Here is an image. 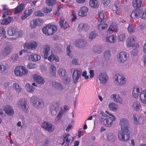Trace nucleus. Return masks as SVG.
I'll use <instances>...</instances> for the list:
<instances>
[{
	"label": "nucleus",
	"instance_id": "obj_1",
	"mask_svg": "<svg viewBox=\"0 0 146 146\" xmlns=\"http://www.w3.org/2000/svg\"><path fill=\"white\" fill-rule=\"evenodd\" d=\"M106 112L111 117L108 116L104 112L101 111L99 115V120L102 124L110 127L111 126L113 121L115 120L116 118L113 115L109 113L107 111H106Z\"/></svg>",
	"mask_w": 146,
	"mask_h": 146
},
{
	"label": "nucleus",
	"instance_id": "obj_2",
	"mask_svg": "<svg viewBox=\"0 0 146 146\" xmlns=\"http://www.w3.org/2000/svg\"><path fill=\"white\" fill-rule=\"evenodd\" d=\"M57 27L55 25H49L44 27L42 29L43 33L46 35H53L56 31Z\"/></svg>",
	"mask_w": 146,
	"mask_h": 146
},
{
	"label": "nucleus",
	"instance_id": "obj_3",
	"mask_svg": "<svg viewBox=\"0 0 146 146\" xmlns=\"http://www.w3.org/2000/svg\"><path fill=\"white\" fill-rule=\"evenodd\" d=\"M15 75L19 76H23L27 75L28 70L25 67L22 66H17L14 70Z\"/></svg>",
	"mask_w": 146,
	"mask_h": 146
},
{
	"label": "nucleus",
	"instance_id": "obj_4",
	"mask_svg": "<svg viewBox=\"0 0 146 146\" xmlns=\"http://www.w3.org/2000/svg\"><path fill=\"white\" fill-rule=\"evenodd\" d=\"M129 133L130 131H129L127 132L125 130H123L121 129L118 133V138L119 140L123 141H128L130 138Z\"/></svg>",
	"mask_w": 146,
	"mask_h": 146
},
{
	"label": "nucleus",
	"instance_id": "obj_5",
	"mask_svg": "<svg viewBox=\"0 0 146 146\" xmlns=\"http://www.w3.org/2000/svg\"><path fill=\"white\" fill-rule=\"evenodd\" d=\"M114 82L116 85H122L126 82V78L123 75L117 74L114 76Z\"/></svg>",
	"mask_w": 146,
	"mask_h": 146
},
{
	"label": "nucleus",
	"instance_id": "obj_6",
	"mask_svg": "<svg viewBox=\"0 0 146 146\" xmlns=\"http://www.w3.org/2000/svg\"><path fill=\"white\" fill-rule=\"evenodd\" d=\"M31 102L36 108H42L44 106L43 101L36 97H32L31 98Z\"/></svg>",
	"mask_w": 146,
	"mask_h": 146
},
{
	"label": "nucleus",
	"instance_id": "obj_7",
	"mask_svg": "<svg viewBox=\"0 0 146 146\" xmlns=\"http://www.w3.org/2000/svg\"><path fill=\"white\" fill-rule=\"evenodd\" d=\"M119 124L121 126V129L125 130L127 132L129 131V121L126 118H123L121 119L119 121Z\"/></svg>",
	"mask_w": 146,
	"mask_h": 146
},
{
	"label": "nucleus",
	"instance_id": "obj_8",
	"mask_svg": "<svg viewBox=\"0 0 146 146\" xmlns=\"http://www.w3.org/2000/svg\"><path fill=\"white\" fill-rule=\"evenodd\" d=\"M17 104L20 109L25 112L27 111L28 108V105L27 104V101L25 99H21L18 102Z\"/></svg>",
	"mask_w": 146,
	"mask_h": 146
},
{
	"label": "nucleus",
	"instance_id": "obj_9",
	"mask_svg": "<svg viewBox=\"0 0 146 146\" xmlns=\"http://www.w3.org/2000/svg\"><path fill=\"white\" fill-rule=\"evenodd\" d=\"M50 49L49 46L47 44L44 45L41 49L42 54L44 59H47L48 57Z\"/></svg>",
	"mask_w": 146,
	"mask_h": 146
},
{
	"label": "nucleus",
	"instance_id": "obj_10",
	"mask_svg": "<svg viewBox=\"0 0 146 146\" xmlns=\"http://www.w3.org/2000/svg\"><path fill=\"white\" fill-rule=\"evenodd\" d=\"M42 127L49 132H53L54 130V126L52 124L47 122H44L42 124Z\"/></svg>",
	"mask_w": 146,
	"mask_h": 146
},
{
	"label": "nucleus",
	"instance_id": "obj_11",
	"mask_svg": "<svg viewBox=\"0 0 146 146\" xmlns=\"http://www.w3.org/2000/svg\"><path fill=\"white\" fill-rule=\"evenodd\" d=\"M37 46V43L35 41L25 43L23 46L24 48L26 50H34Z\"/></svg>",
	"mask_w": 146,
	"mask_h": 146
},
{
	"label": "nucleus",
	"instance_id": "obj_12",
	"mask_svg": "<svg viewBox=\"0 0 146 146\" xmlns=\"http://www.w3.org/2000/svg\"><path fill=\"white\" fill-rule=\"evenodd\" d=\"M135 36L133 35L129 36L127 39L126 41V46L128 47L135 46Z\"/></svg>",
	"mask_w": 146,
	"mask_h": 146
},
{
	"label": "nucleus",
	"instance_id": "obj_13",
	"mask_svg": "<svg viewBox=\"0 0 146 146\" xmlns=\"http://www.w3.org/2000/svg\"><path fill=\"white\" fill-rule=\"evenodd\" d=\"M43 23V21L42 19L39 18L35 19L31 22L30 27L31 28H34L41 25Z\"/></svg>",
	"mask_w": 146,
	"mask_h": 146
},
{
	"label": "nucleus",
	"instance_id": "obj_14",
	"mask_svg": "<svg viewBox=\"0 0 146 146\" xmlns=\"http://www.w3.org/2000/svg\"><path fill=\"white\" fill-rule=\"evenodd\" d=\"M127 53L125 51L120 52L117 56L118 61L121 63L124 62L127 60Z\"/></svg>",
	"mask_w": 146,
	"mask_h": 146
},
{
	"label": "nucleus",
	"instance_id": "obj_15",
	"mask_svg": "<svg viewBox=\"0 0 146 146\" xmlns=\"http://www.w3.org/2000/svg\"><path fill=\"white\" fill-rule=\"evenodd\" d=\"M81 76V73L80 71L76 69L74 70L72 75L73 81L74 83H76L78 79Z\"/></svg>",
	"mask_w": 146,
	"mask_h": 146
},
{
	"label": "nucleus",
	"instance_id": "obj_16",
	"mask_svg": "<svg viewBox=\"0 0 146 146\" xmlns=\"http://www.w3.org/2000/svg\"><path fill=\"white\" fill-rule=\"evenodd\" d=\"M89 29V26L88 24L83 23H80L77 28L78 31L81 32L88 31Z\"/></svg>",
	"mask_w": 146,
	"mask_h": 146
},
{
	"label": "nucleus",
	"instance_id": "obj_17",
	"mask_svg": "<svg viewBox=\"0 0 146 146\" xmlns=\"http://www.w3.org/2000/svg\"><path fill=\"white\" fill-rule=\"evenodd\" d=\"M4 108L5 113L8 116H11L13 114L14 111L12 107L11 106L9 105L5 106Z\"/></svg>",
	"mask_w": 146,
	"mask_h": 146
},
{
	"label": "nucleus",
	"instance_id": "obj_18",
	"mask_svg": "<svg viewBox=\"0 0 146 146\" xmlns=\"http://www.w3.org/2000/svg\"><path fill=\"white\" fill-rule=\"evenodd\" d=\"M33 78L37 83L40 84H43L44 83V80L40 76L36 74L33 76Z\"/></svg>",
	"mask_w": 146,
	"mask_h": 146
},
{
	"label": "nucleus",
	"instance_id": "obj_19",
	"mask_svg": "<svg viewBox=\"0 0 146 146\" xmlns=\"http://www.w3.org/2000/svg\"><path fill=\"white\" fill-rule=\"evenodd\" d=\"M142 13V10L140 9H135L132 12L131 17L132 19L137 18Z\"/></svg>",
	"mask_w": 146,
	"mask_h": 146
},
{
	"label": "nucleus",
	"instance_id": "obj_20",
	"mask_svg": "<svg viewBox=\"0 0 146 146\" xmlns=\"http://www.w3.org/2000/svg\"><path fill=\"white\" fill-rule=\"evenodd\" d=\"M98 78L100 82L102 84L106 83L108 79L107 74L105 73H101L100 74Z\"/></svg>",
	"mask_w": 146,
	"mask_h": 146
},
{
	"label": "nucleus",
	"instance_id": "obj_21",
	"mask_svg": "<svg viewBox=\"0 0 146 146\" xmlns=\"http://www.w3.org/2000/svg\"><path fill=\"white\" fill-rule=\"evenodd\" d=\"M88 11V8L85 6L82 7L80 9L78 14L79 16L84 17L86 16Z\"/></svg>",
	"mask_w": 146,
	"mask_h": 146
},
{
	"label": "nucleus",
	"instance_id": "obj_22",
	"mask_svg": "<svg viewBox=\"0 0 146 146\" xmlns=\"http://www.w3.org/2000/svg\"><path fill=\"white\" fill-rule=\"evenodd\" d=\"M11 50V48L10 46H7L2 50L1 53V55L4 57L9 55L10 53Z\"/></svg>",
	"mask_w": 146,
	"mask_h": 146
},
{
	"label": "nucleus",
	"instance_id": "obj_23",
	"mask_svg": "<svg viewBox=\"0 0 146 146\" xmlns=\"http://www.w3.org/2000/svg\"><path fill=\"white\" fill-rule=\"evenodd\" d=\"M59 104L58 103H54L50 107L51 113L53 115H56L57 113V111L59 106Z\"/></svg>",
	"mask_w": 146,
	"mask_h": 146
},
{
	"label": "nucleus",
	"instance_id": "obj_24",
	"mask_svg": "<svg viewBox=\"0 0 146 146\" xmlns=\"http://www.w3.org/2000/svg\"><path fill=\"white\" fill-rule=\"evenodd\" d=\"M24 3H22L17 6L14 9V14H17L23 11L24 9Z\"/></svg>",
	"mask_w": 146,
	"mask_h": 146
},
{
	"label": "nucleus",
	"instance_id": "obj_25",
	"mask_svg": "<svg viewBox=\"0 0 146 146\" xmlns=\"http://www.w3.org/2000/svg\"><path fill=\"white\" fill-rule=\"evenodd\" d=\"M76 46L79 48L85 47L86 44V41L84 39H80L76 40L75 42Z\"/></svg>",
	"mask_w": 146,
	"mask_h": 146
},
{
	"label": "nucleus",
	"instance_id": "obj_26",
	"mask_svg": "<svg viewBox=\"0 0 146 146\" xmlns=\"http://www.w3.org/2000/svg\"><path fill=\"white\" fill-rule=\"evenodd\" d=\"M139 97L141 102L143 104H146V90L141 92Z\"/></svg>",
	"mask_w": 146,
	"mask_h": 146
},
{
	"label": "nucleus",
	"instance_id": "obj_27",
	"mask_svg": "<svg viewBox=\"0 0 146 146\" xmlns=\"http://www.w3.org/2000/svg\"><path fill=\"white\" fill-rule=\"evenodd\" d=\"M98 22V24L97 26L98 28L100 31L104 30L107 29L108 27V25L105 23L106 22Z\"/></svg>",
	"mask_w": 146,
	"mask_h": 146
},
{
	"label": "nucleus",
	"instance_id": "obj_28",
	"mask_svg": "<svg viewBox=\"0 0 146 146\" xmlns=\"http://www.w3.org/2000/svg\"><path fill=\"white\" fill-rule=\"evenodd\" d=\"M132 107L133 110L135 111H138L141 108V105L139 102L135 101L133 102Z\"/></svg>",
	"mask_w": 146,
	"mask_h": 146
},
{
	"label": "nucleus",
	"instance_id": "obj_29",
	"mask_svg": "<svg viewBox=\"0 0 146 146\" xmlns=\"http://www.w3.org/2000/svg\"><path fill=\"white\" fill-rule=\"evenodd\" d=\"M111 98L113 99L114 101L118 102L119 104L122 103L121 98L119 96L118 94H112L111 96Z\"/></svg>",
	"mask_w": 146,
	"mask_h": 146
},
{
	"label": "nucleus",
	"instance_id": "obj_30",
	"mask_svg": "<svg viewBox=\"0 0 146 146\" xmlns=\"http://www.w3.org/2000/svg\"><path fill=\"white\" fill-rule=\"evenodd\" d=\"M142 4V2L141 0H133V6L136 9H139Z\"/></svg>",
	"mask_w": 146,
	"mask_h": 146
},
{
	"label": "nucleus",
	"instance_id": "obj_31",
	"mask_svg": "<svg viewBox=\"0 0 146 146\" xmlns=\"http://www.w3.org/2000/svg\"><path fill=\"white\" fill-rule=\"evenodd\" d=\"M32 12L33 11L31 9L26 10L21 16V19L22 20L25 19L31 14Z\"/></svg>",
	"mask_w": 146,
	"mask_h": 146
},
{
	"label": "nucleus",
	"instance_id": "obj_32",
	"mask_svg": "<svg viewBox=\"0 0 146 146\" xmlns=\"http://www.w3.org/2000/svg\"><path fill=\"white\" fill-rule=\"evenodd\" d=\"M50 62H52L53 60L57 62L59 61V59L56 55L55 54H53L52 53L48 57L47 59Z\"/></svg>",
	"mask_w": 146,
	"mask_h": 146
},
{
	"label": "nucleus",
	"instance_id": "obj_33",
	"mask_svg": "<svg viewBox=\"0 0 146 146\" xmlns=\"http://www.w3.org/2000/svg\"><path fill=\"white\" fill-rule=\"evenodd\" d=\"M89 5L91 7L95 9L98 8L99 5L97 0H90L89 1Z\"/></svg>",
	"mask_w": 146,
	"mask_h": 146
},
{
	"label": "nucleus",
	"instance_id": "obj_34",
	"mask_svg": "<svg viewBox=\"0 0 146 146\" xmlns=\"http://www.w3.org/2000/svg\"><path fill=\"white\" fill-rule=\"evenodd\" d=\"M116 37L115 36L112 35L110 36L107 37L106 40L107 42L110 43H114L115 42Z\"/></svg>",
	"mask_w": 146,
	"mask_h": 146
},
{
	"label": "nucleus",
	"instance_id": "obj_35",
	"mask_svg": "<svg viewBox=\"0 0 146 146\" xmlns=\"http://www.w3.org/2000/svg\"><path fill=\"white\" fill-rule=\"evenodd\" d=\"M133 122L134 123L136 124H139L140 123L142 120L141 116H139L137 115H134L133 116Z\"/></svg>",
	"mask_w": 146,
	"mask_h": 146
},
{
	"label": "nucleus",
	"instance_id": "obj_36",
	"mask_svg": "<svg viewBox=\"0 0 146 146\" xmlns=\"http://www.w3.org/2000/svg\"><path fill=\"white\" fill-rule=\"evenodd\" d=\"M98 15L99 17L98 20V22L100 21L101 22L102 21L106 22V20L105 19V16L103 11H100L98 13Z\"/></svg>",
	"mask_w": 146,
	"mask_h": 146
},
{
	"label": "nucleus",
	"instance_id": "obj_37",
	"mask_svg": "<svg viewBox=\"0 0 146 146\" xmlns=\"http://www.w3.org/2000/svg\"><path fill=\"white\" fill-rule=\"evenodd\" d=\"M40 56L37 54L31 55L29 57V60L34 61H38L40 60Z\"/></svg>",
	"mask_w": 146,
	"mask_h": 146
},
{
	"label": "nucleus",
	"instance_id": "obj_38",
	"mask_svg": "<svg viewBox=\"0 0 146 146\" xmlns=\"http://www.w3.org/2000/svg\"><path fill=\"white\" fill-rule=\"evenodd\" d=\"M13 20V18L10 17H8L2 21L1 24L2 25H6L9 23Z\"/></svg>",
	"mask_w": 146,
	"mask_h": 146
},
{
	"label": "nucleus",
	"instance_id": "obj_39",
	"mask_svg": "<svg viewBox=\"0 0 146 146\" xmlns=\"http://www.w3.org/2000/svg\"><path fill=\"white\" fill-rule=\"evenodd\" d=\"M52 85L54 88L60 90H62L63 88V86L62 84L56 82H52Z\"/></svg>",
	"mask_w": 146,
	"mask_h": 146
},
{
	"label": "nucleus",
	"instance_id": "obj_40",
	"mask_svg": "<svg viewBox=\"0 0 146 146\" xmlns=\"http://www.w3.org/2000/svg\"><path fill=\"white\" fill-rule=\"evenodd\" d=\"M133 96L134 98H137L139 95V89L137 87H134L132 91Z\"/></svg>",
	"mask_w": 146,
	"mask_h": 146
},
{
	"label": "nucleus",
	"instance_id": "obj_41",
	"mask_svg": "<svg viewBox=\"0 0 146 146\" xmlns=\"http://www.w3.org/2000/svg\"><path fill=\"white\" fill-rule=\"evenodd\" d=\"M17 32V30L13 26L10 27L8 29L7 32L8 34L10 36H12L15 34Z\"/></svg>",
	"mask_w": 146,
	"mask_h": 146
},
{
	"label": "nucleus",
	"instance_id": "obj_42",
	"mask_svg": "<svg viewBox=\"0 0 146 146\" xmlns=\"http://www.w3.org/2000/svg\"><path fill=\"white\" fill-rule=\"evenodd\" d=\"M25 87L27 92L31 93H33L35 90L33 87L32 86L30 85L28 83H26Z\"/></svg>",
	"mask_w": 146,
	"mask_h": 146
},
{
	"label": "nucleus",
	"instance_id": "obj_43",
	"mask_svg": "<svg viewBox=\"0 0 146 146\" xmlns=\"http://www.w3.org/2000/svg\"><path fill=\"white\" fill-rule=\"evenodd\" d=\"M13 86L14 89L18 93L21 92L22 89L21 86L17 83H15L13 84Z\"/></svg>",
	"mask_w": 146,
	"mask_h": 146
},
{
	"label": "nucleus",
	"instance_id": "obj_44",
	"mask_svg": "<svg viewBox=\"0 0 146 146\" xmlns=\"http://www.w3.org/2000/svg\"><path fill=\"white\" fill-rule=\"evenodd\" d=\"M108 106L110 110L114 111H116L118 107L116 104L113 103L110 104Z\"/></svg>",
	"mask_w": 146,
	"mask_h": 146
},
{
	"label": "nucleus",
	"instance_id": "obj_45",
	"mask_svg": "<svg viewBox=\"0 0 146 146\" xmlns=\"http://www.w3.org/2000/svg\"><path fill=\"white\" fill-rule=\"evenodd\" d=\"M120 3L119 1H116L114 2V5L115 8V9L114 10V11H115V13L116 14H118V12L120 9L119 6V5Z\"/></svg>",
	"mask_w": 146,
	"mask_h": 146
},
{
	"label": "nucleus",
	"instance_id": "obj_46",
	"mask_svg": "<svg viewBox=\"0 0 146 146\" xmlns=\"http://www.w3.org/2000/svg\"><path fill=\"white\" fill-rule=\"evenodd\" d=\"M50 73L53 76H54L56 74V69L55 66L54 64H52L50 66Z\"/></svg>",
	"mask_w": 146,
	"mask_h": 146
},
{
	"label": "nucleus",
	"instance_id": "obj_47",
	"mask_svg": "<svg viewBox=\"0 0 146 146\" xmlns=\"http://www.w3.org/2000/svg\"><path fill=\"white\" fill-rule=\"evenodd\" d=\"M3 6L4 7V8L3 9V11H5L3 14L2 17L5 18L7 15H10L11 13L9 10L5 8L6 6V5H3Z\"/></svg>",
	"mask_w": 146,
	"mask_h": 146
},
{
	"label": "nucleus",
	"instance_id": "obj_48",
	"mask_svg": "<svg viewBox=\"0 0 146 146\" xmlns=\"http://www.w3.org/2000/svg\"><path fill=\"white\" fill-rule=\"evenodd\" d=\"M102 48L99 47L94 46L92 48V51L94 53L96 54H99L102 52Z\"/></svg>",
	"mask_w": 146,
	"mask_h": 146
},
{
	"label": "nucleus",
	"instance_id": "obj_49",
	"mask_svg": "<svg viewBox=\"0 0 146 146\" xmlns=\"http://www.w3.org/2000/svg\"><path fill=\"white\" fill-rule=\"evenodd\" d=\"M140 65L143 68L146 67V55L144 56L142 59L140 61Z\"/></svg>",
	"mask_w": 146,
	"mask_h": 146
},
{
	"label": "nucleus",
	"instance_id": "obj_50",
	"mask_svg": "<svg viewBox=\"0 0 146 146\" xmlns=\"http://www.w3.org/2000/svg\"><path fill=\"white\" fill-rule=\"evenodd\" d=\"M58 74L60 76H64L66 74V71L63 68H60L58 70Z\"/></svg>",
	"mask_w": 146,
	"mask_h": 146
},
{
	"label": "nucleus",
	"instance_id": "obj_51",
	"mask_svg": "<svg viewBox=\"0 0 146 146\" xmlns=\"http://www.w3.org/2000/svg\"><path fill=\"white\" fill-rule=\"evenodd\" d=\"M110 56L111 54L110 51L108 50H106L104 54V58L105 60H109Z\"/></svg>",
	"mask_w": 146,
	"mask_h": 146
},
{
	"label": "nucleus",
	"instance_id": "obj_52",
	"mask_svg": "<svg viewBox=\"0 0 146 146\" xmlns=\"http://www.w3.org/2000/svg\"><path fill=\"white\" fill-rule=\"evenodd\" d=\"M98 36L97 33L95 31L91 32L89 35V38L92 40L94 39Z\"/></svg>",
	"mask_w": 146,
	"mask_h": 146
},
{
	"label": "nucleus",
	"instance_id": "obj_53",
	"mask_svg": "<svg viewBox=\"0 0 146 146\" xmlns=\"http://www.w3.org/2000/svg\"><path fill=\"white\" fill-rule=\"evenodd\" d=\"M125 34L123 33H119L118 35V37L119 41H124L125 38Z\"/></svg>",
	"mask_w": 146,
	"mask_h": 146
},
{
	"label": "nucleus",
	"instance_id": "obj_54",
	"mask_svg": "<svg viewBox=\"0 0 146 146\" xmlns=\"http://www.w3.org/2000/svg\"><path fill=\"white\" fill-rule=\"evenodd\" d=\"M7 69L6 66L2 63H0V73L4 72Z\"/></svg>",
	"mask_w": 146,
	"mask_h": 146
},
{
	"label": "nucleus",
	"instance_id": "obj_55",
	"mask_svg": "<svg viewBox=\"0 0 146 146\" xmlns=\"http://www.w3.org/2000/svg\"><path fill=\"white\" fill-rule=\"evenodd\" d=\"M107 139L110 141L113 142L115 139V136L111 133L108 134L107 136Z\"/></svg>",
	"mask_w": 146,
	"mask_h": 146
},
{
	"label": "nucleus",
	"instance_id": "obj_56",
	"mask_svg": "<svg viewBox=\"0 0 146 146\" xmlns=\"http://www.w3.org/2000/svg\"><path fill=\"white\" fill-rule=\"evenodd\" d=\"M128 31L130 33H133L134 31V29L133 26L132 24L130 23L127 28Z\"/></svg>",
	"mask_w": 146,
	"mask_h": 146
},
{
	"label": "nucleus",
	"instance_id": "obj_57",
	"mask_svg": "<svg viewBox=\"0 0 146 146\" xmlns=\"http://www.w3.org/2000/svg\"><path fill=\"white\" fill-rule=\"evenodd\" d=\"M55 1L54 0H47L46 1V4L49 6H53L55 4Z\"/></svg>",
	"mask_w": 146,
	"mask_h": 146
},
{
	"label": "nucleus",
	"instance_id": "obj_58",
	"mask_svg": "<svg viewBox=\"0 0 146 146\" xmlns=\"http://www.w3.org/2000/svg\"><path fill=\"white\" fill-rule=\"evenodd\" d=\"M36 64L33 63H29L27 66V67L29 69H33L36 67Z\"/></svg>",
	"mask_w": 146,
	"mask_h": 146
},
{
	"label": "nucleus",
	"instance_id": "obj_59",
	"mask_svg": "<svg viewBox=\"0 0 146 146\" xmlns=\"http://www.w3.org/2000/svg\"><path fill=\"white\" fill-rule=\"evenodd\" d=\"M70 46L69 45L67 47V48H66L67 54L71 58L72 57V55L71 52L70 50Z\"/></svg>",
	"mask_w": 146,
	"mask_h": 146
},
{
	"label": "nucleus",
	"instance_id": "obj_60",
	"mask_svg": "<svg viewBox=\"0 0 146 146\" xmlns=\"http://www.w3.org/2000/svg\"><path fill=\"white\" fill-rule=\"evenodd\" d=\"M35 15L37 17H42L44 15V14L40 11H37L35 12Z\"/></svg>",
	"mask_w": 146,
	"mask_h": 146
},
{
	"label": "nucleus",
	"instance_id": "obj_61",
	"mask_svg": "<svg viewBox=\"0 0 146 146\" xmlns=\"http://www.w3.org/2000/svg\"><path fill=\"white\" fill-rule=\"evenodd\" d=\"M72 64L73 65L75 66L79 65V60L77 59L74 58L72 60Z\"/></svg>",
	"mask_w": 146,
	"mask_h": 146
},
{
	"label": "nucleus",
	"instance_id": "obj_62",
	"mask_svg": "<svg viewBox=\"0 0 146 146\" xmlns=\"http://www.w3.org/2000/svg\"><path fill=\"white\" fill-rule=\"evenodd\" d=\"M4 109H0V117L2 118H5L6 116L5 113H4Z\"/></svg>",
	"mask_w": 146,
	"mask_h": 146
},
{
	"label": "nucleus",
	"instance_id": "obj_63",
	"mask_svg": "<svg viewBox=\"0 0 146 146\" xmlns=\"http://www.w3.org/2000/svg\"><path fill=\"white\" fill-rule=\"evenodd\" d=\"M11 58L13 61L17 60L19 58V56L18 54H14L12 55Z\"/></svg>",
	"mask_w": 146,
	"mask_h": 146
},
{
	"label": "nucleus",
	"instance_id": "obj_64",
	"mask_svg": "<svg viewBox=\"0 0 146 146\" xmlns=\"http://www.w3.org/2000/svg\"><path fill=\"white\" fill-rule=\"evenodd\" d=\"M138 52V50L137 48L133 49L131 52V55L133 56H136Z\"/></svg>",
	"mask_w": 146,
	"mask_h": 146
}]
</instances>
